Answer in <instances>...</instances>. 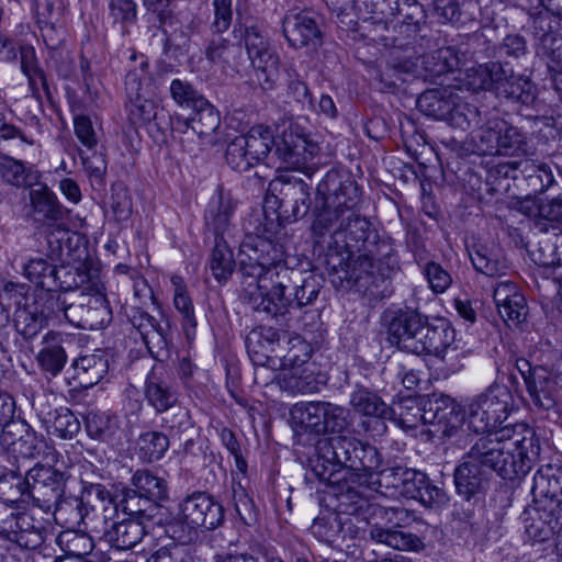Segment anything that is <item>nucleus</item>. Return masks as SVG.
Masks as SVG:
<instances>
[{"mask_svg": "<svg viewBox=\"0 0 562 562\" xmlns=\"http://www.w3.org/2000/svg\"><path fill=\"white\" fill-rule=\"evenodd\" d=\"M147 404L157 414H162L177 406L179 393L161 367H154L147 374L144 386Z\"/></svg>", "mask_w": 562, "mask_h": 562, "instance_id": "26", "label": "nucleus"}, {"mask_svg": "<svg viewBox=\"0 0 562 562\" xmlns=\"http://www.w3.org/2000/svg\"><path fill=\"white\" fill-rule=\"evenodd\" d=\"M531 493L536 506L524 512L527 541L549 540L562 518V469L547 467L533 475Z\"/></svg>", "mask_w": 562, "mask_h": 562, "instance_id": "5", "label": "nucleus"}, {"mask_svg": "<svg viewBox=\"0 0 562 562\" xmlns=\"http://www.w3.org/2000/svg\"><path fill=\"white\" fill-rule=\"evenodd\" d=\"M393 415L398 416L401 425L417 427L418 423L431 426L429 430L439 437L453 436L463 423L460 406L449 395H434L422 408L415 398L407 397L391 407Z\"/></svg>", "mask_w": 562, "mask_h": 562, "instance_id": "7", "label": "nucleus"}, {"mask_svg": "<svg viewBox=\"0 0 562 562\" xmlns=\"http://www.w3.org/2000/svg\"><path fill=\"white\" fill-rule=\"evenodd\" d=\"M225 159L227 165L237 172L248 171L255 166L252 158L248 155L244 137L240 135L227 144Z\"/></svg>", "mask_w": 562, "mask_h": 562, "instance_id": "58", "label": "nucleus"}, {"mask_svg": "<svg viewBox=\"0 0 562 562\" xmlns=\"http://www.w3.org/2000/svg\"><path fill=\"white\" fill-rule=\"evenodd\" d=\"M139 457L145 462L160 460L169 448L168 435L160 431H147L137 440Z\"/></svg>", "mask_w": 562, "mask_h": 562, "instance_id": "56", "label": "nucleus"}, {"mask_svg": "<svg viewBox=\"0 0 562 562\" xmlns=\"http://www.w3.org/2000/svg\"><path fill=\"white\" fill-rule=\"evenodd\" d=\"M30 213L29 215L38 224H55L64 221L68 214L67 210L46 184L29 191Z\"/></svg>", "mask_w": 562, "mask_h": 562, "instance_id": "28", "label": "nucleus"}, {"mask_svg": "<svg viewBox=\"0 0 562 562\" xmlns=\"http://www.w3.org/2000/svg\"><path fill=\"white\" fill-rule=\"evenodd\" d=\"M288 89L286 95L302 109H314L312 93L306 83L299 78V74L293 67L286 68Z\"/></svg>", "mask_w": 562, "mask_h": 562, "instance_id": "63", "label": "nucleus"}, {"mask_svg": "<svg viewBox=\"0 0 562 562\" xmlns=\"http://www.w3.org/2000/svg\"><path fill=\"white\" fill-rule=\"evenodd\" d=\"M171 284L173 286V305L182 316V327L186 335H190V330H194L196 321L194 316V306L188 293L187 284L182 277L172 276Z\"/></svg>", "mask_w": 562, "mask_h": 562, "instance_id": "49", "label": "nucleus"}, {"mask_svg": "<svg viewBox=\"0 0 562 562\" xmlns=\"http://www.w3.org/2000/svg\"><path fill=\"white\" fill-rule=\"evenodd\" d=\"M496 95L515 103L530 105L536 100V89L529 79L515 75L498 88Z\"/></svg>", "mask_w": 562, "mask_h": 562, "instance_id": "53", "label": "nucleus"}, {"mask_svg": "<svg viewBox=\"0 0 562 562\" xmlns=\"http://www.w3.org/2000/svg\"><path fill=\"white\" fill-rule=\"evenodd\" d=\"M335 447L340 453L344 468L352 472L348 479L353 483L356 480L361 481V484L366 483L382 465V458L378 449L353 437L336 436Z\"/></svg>", "mask_w": 562, "mask_h": 562, "instance_id": "14", "label": "nucleus"}, {"mask_svg": "<svg viewBox=\"0 0 562 562\" xmlns=\"http://www.w3.org/2000/svg\"><path fill=\"white\" fill-rule=\"evenodd\" d=\"M485 471L470 463L467 459L454 471V485L457 493L470 501L483 488Z\"/></svg>", "mask_w": 562, "mask_h": 562, "instance_id": "43", "label": "nucleus"}, {"mask_svg": "<svg viewBox=\"0 0 562 562\" xmlns=\"http://www.w3.org/2000/svg\"><path fill=\"white\" fill-rule=\"evenodd\" d=\"M425 355L438 357L452 372L462 368L464 352L460 341L456 340L454 329L446 319L430 324Z\"/></svg>", "mask_w": 562, "mask_h": 562, "instance_id": "21", "label": "nucleus"}, {"mask_svg": "<svg viewBox=\"0 0 562 562\" xmlns=\"http://www.w3.org/2000/svg\"><path fill=\"white\" fill-rule=\"evenodd\" d=\"M240 136L244 137L248 155L255 165L268 157L274 144L271 131L262 125L254 126Z\"/></svg>", "mask_w": 562, "mask_h": 562, "instance_id": "52", "label": "nucleus"}, {"mask_svg": "<svg viewBox=\"0 0 562 562\" xmlns=\"http://www.w3.org/2000/svg\"><path fill=\"white\" fill-rule=\"evenodd\" d=\"M361 202V190L352 175L346 169L333 168L326 172L316 188L315 220L312 224L316 244L325 241L334 221L349 211H356Z\"/></svg>", "mask_w": 562, "mask_h": 562, "instance_id": "4", "label": "nucleus"}, {"mask_svg": "<svg viewBox=\"0 0 562 562\" xmlns=\"http://www.w3.org/2000/svg\"><path fill=\"white\" fill-rule=\"evenodd\" d=\"M50 428L61 439H71L79 432L80 422L69 408L60 407L55 409Z\"/></svg>", "mask_w": 562, "mask_h": 562, "instance_id": "61", "label": "nucleus"}, {"mask_svg": "<svg viewBox=\"0 0 562 562\" xmlns=\"http://www.w3.org/2000/svg\"><path fill=\"white\" fill-rule=\"evenodd\" d=\"M407 468L392 467L387 469H378L374 471L372 479H369L366 484L370 491L376 492L386 497H400L403 481Z\"/></svg>", "mask_w": 562, "mask_h": 562, "instance_id": "40", "label": "nucleus"}, {"mask_svg": "<svg viewBox=\"0 0 562 562\" xmlns=\"http://www.w3.org/2000/svg\"><path fill=\"white\" fill-rule=\"evenodd\" d=\"M161 427L171 438L184 440L186 446L193 442L190 435L193 432V422L189 411L184 407L176 406L171 414L161 419Z\"/></svg>", "mask_w": 562, "mask_h": 562, "instance_id": "51", "label": "nucleus"}, {"mask_svg": "<svg viewBox=\"0 0 562 562\" xmlns=\"http://www.w3.org/2000/svg\"><path fill=\"white\" fill-rule=\"evenodd\" d=\"M204 55L211 64L220 66L224 71L236 70L243 56V47L220 36L207 43Z\"/></svg>", "mask_w": 562, "mask_h": 562, "instance_id": "34", "label": "nucleus"}, {"mask_svg": "<svg viewBox=\"0 0 562 562\" xmlns=\"http://www.w3.org/2000/svg\"><path fill=\"white\" fill-rule=\"evenodd\" d=\"M67 257V265L57 266L53 270V280L60 288V294L88 291V285L98 282L94 278L100 269L94 248H68Z\"/></svg>", "mask_w": 562, "mask_h": 562, "instance_id": "12", "label": "nucleus"}, {"mask_svg": "<svg viewBox=\"0 0 562 562\" xmlns=\"http://www.w3.org/2000/svg\"><path fill=\"white\" fill-rule=\"evenodd\" d=\"M507 128L504 120H490L485 125L480 126L474 136L477 149L483 155H502L503 132Z\"/></svg>", "mask_w": 562, "mask_h": 562, "instance_id": "46", "label": "nucleus"}, {"mask_svg": "<svg viewBox=\"0 0 562 562\" xmlns=\"http://www.w3.org/2000/svg\"><path fill=\"white\" fill-rule=\"evenodd\" d=\"M133 488L125 493L123 509L131 515L153 518L158 502L168 498V484L148 470H137L132 476Z\"/></svg>", "mask_w": 562, "mask_h": 562, "instance_id": "13", "label": "nucleus"}, {"mask_svg": "<svg viewBox=\"0 0 562 562\" xmlns=\"http://www.w3.org/2000/svg\"><path fill=\"white\" fill-rule=\"evenodd\" d=\"M347 223L341 222L337 226L338 221H334L330 233L324 237L325 241L316 244L314 237V246H378L380 243V235L375 227L364 217L356 214L355 211L347 212Z\"/></svg>", "mask_w": 562, "mask_h": 562, "instance_id": "17", "label": "nucleus"}, {"mask_svg": "<svg viewBox=\"0 0 562 562\" xmlns=\"http://www.w3.org/2000/svg\"><path fill=\"white\" fill-rule=\"evenodd\" d=\"M385 514L389 521L394 522L396 526L392 528L374 526L370 531V536L374 541L400 551L420 552L425 549V543L420 537L400 528L413 518L412 513L402 507H390Z\"/></svg>", "mask_w": 562, "mask_h": 562, "instance_id": "20", "label": "nucleus"}, {"mask_svg": "<svg viewBox=\"0 0 562 562\" xmlns=\"http://www.w3.org/2000/svg\"><path fill=\"white\" fill-rule=\"evenodd\" d=\"M518 159L496 164L486 171V191L492 195L508 194L512 189V183L518 187Z\"/></svg>", "mask_w": 562, "mask_h": 562, "instance_id": "36", "label": "nucleus"}, {"mask_svg": "<svg viewBox=\"0 0 562 562\" xmlns=\"http://www.w3.org/2000/svg\"><path fill=\"white\" fill-rule=\"evenodd\" d=\"M310 195V186L301 178L280 176L269 183L263 201L265 216L276 215L280 224L296 221L307 214Z\"/></svg>", "mask_w": 562, "mask_h": 562, "instance_id": "9", "label": "nucleus"}, {"mask_svg": "<svg viewBox=\"0 0 562 562\" xmlns=\"http://www.w3.org/2000/svg\"><path fill=\"white\" fill-rule=\"evenodd\" d=\"M232 501L239 519L246 525H251L257 518V510L252 499L249 497L240 482L233 481Z\"/></svg>", "mask_w": 562, "mask_h": 562, "instance_id": "60", "label": "nucleus"}, {"mask_svg": "<svg viewBox=\"0 0 562 562\" xmlns=\"http://www.w3.org/2000/svg\"><path fill=\"white\" fill-rule=\"evenodd\" d=\"M48 307L56 306L58 314L74 326L97 330L103 328L112 319V313L105 299L104 286L99 282L88 285V291H75L66 294H49Z\"/></svg>", "mask_w": 562, "mask_h": 562, "instance_id": "6", "label": "nucleus"}, {"mask_svg": "<svg viewBox=\"0 0 562 562\" xmlns=\"http://www.w3.org/2000/svg\"><path fill=\"white\" fill-rule=\"evenodd\" d=\"M325 257L335 288L353 290L370 301L389 295L385 269L376 265L364 248H327Z\"/></svg>", "mask_w": 562, "mask_h": 562, "instance_id": "3", "label": "nucleus"}, {"mask_svg": "<svg viewBox=\"0 0 562 562\" xmlns=\"http://www.w3.org/2000/svg\"><path fill=\"white\" fill-rule=\"evenodd\" d=\"M390 341L400 350L425 355L430 324L414 310H397L385 315Z\"/></svg>", "mask_w": 562, "mask_h": 562, "instance_id": "11", "label": "nucleus"}, {"mask_svg": "<svg viewBox=\"0 0 562 562\" xmlns=\"http://www.w3.org/2000/svg\"><path fill=\"white\" fill-rule=\"evenodd\" d=\"M256 68V78L263 90H272L276 87L278 80L279 70V56L272 54L251 60Z\"/></svg>", "mask_w": 562, "mask_h": 562, "instance_id": "59", "label": "nucleus"}, {"mask_svg": "<svg viewBox=\"0 0 562 562\" xmlns=\"http://www.w3.org/2000/svg\"><path fill=\"white\" fill-rule=\"evenodd\" d=\"M282 32L293 48H316L322 44V32L315 18L308 12L286 14Z\"/></svg>", "mask_w": 562, "mask_h": 562, "instance_id": "24", "label": "nucleus"}, {"mask_svg": "<svg viewBox=\"0 0 562 562\" xmlns=\"http://www.w3.org/2000/svg\"><path fill=\"white\" fill-rule=\"evenodd\" d=\"M538 232L561 239L562 246V194L542 202L538 206V220L535 223Z\"/></svg>", "mask_w": 562, "mask_h": 562, "instance_id": "39", "label": "nucleus"}, {"mask_svg": "<svg viewBox=\"0 0 562 562\" xmlns=\"http://www.w3.org/2000/svg\"><path fill=\"white\" fill-rule=\"evenodd\" d=\"M513 396L506 386L494 385L474 398L468 409L469 428L476 434L499 430L512 409Z\"/></svg>", "mask_w": 562, "mask_h": 562, "instance_id": "10", "label": "nucleus"}, {"mask_svg": "<svg viewBox=\"0 0 562 562\" xmlns=\"http://www.w3.org/2000/svg\"><path fill=\"white\" fill-rule=\"evenodd\" d=\"M310 357L311 348L301 336L283 333V344L278 358L283 366L299 367L305 363Z\"/></svg>", "mask_w": 562, "mask_h": 562, "instance_id": "54", "label": "nucleus"}, {"mask_svg": "<svg viewBox=\"0 0 562 562\" xmlns=\"http://www.w3.org/2000/svg\"><path fill=\"white\" fill-rule=\"evenodd\" d=\"M86 429L91 438L110 441L121 432L120 419L111 412L90 411L86 416Z\"/></svg>", "mask_w": 562, "mask_h": 562, "instance_id": "41", "label": "nucleus"}, {"mask_svg": "<svg viewBox=\"0 0 562 562\" xmlns=\"http://www.w3.org/2000/svg\"><path fill=\"white\" fill-rule=\"evenodd\" d=\"M312 533L321 541L334 543L340 532L341 522L334 513L317 517L311 526Z\"/></svg>", "mask_w": 562, "mask_h": 562, "instance_id": "62", "label": "nucleus"}, {"mask_svg": "<svg viewBox=\"0 0 562 562\" xmlns=\"http://www.w3.org/2000/svg\"><path fill=\"white\" fill-rule=\"evenodd\" d=\"M447 122L462 131L482 126L481 112L476 105L461 100L458 95L453 99V109L449 113Z\"/></svg>", "mask_w": 562, "mask_h": 562, "instance_id": "55", "label": "nucleus"}, {"mask_svg": "<svg viewBox=\"0 0 562 562\" xmlns=\"http://www.w3.org/2000/svg\"><path fill=\"white\" fill-rule=\"evenodd\" d=\"M454 94L447 91L428 90L423 92L417 99V108L422 113L436 120L446 121L453 109Z\"/></svg>", "mask_w": 562, "mask_h": 562, "instance_id": "45", "label": "nucleus"}, {"mask_svg": "<svg viewBox=\"0 0 562 562\" xmlns=\"http://www.w3.org/2000/svg\"><path fill=\"white\" fill-rule=\"evenodd\" d=\"M493 300L502 319L510 325H519L526 319V299L512 281L498 282L493 291Z\"/></svg>", "mask_w": 562, "mask_h": 562, "instance_id": "27", "label": "nucleus"}, {"mask_svg": "<svg viewBox=\"0 0 562 562\" xmlns=\"http://www.w3.org/2000/svg\"><path fill=\"white\" fill-rule=\"evenodd\" d=\"M232 35L237 44L244 42L247 54L251 60L262 58L276 52L271 48L267 29L258 18L237 11Z\"/></svg>", "mask_w": 562, "mask_h": 562, "instance_id": "22", "label": "nucleus"}, {"mask_svg": "<svg viewBox=\"0 0 562 562\" xmlns=\"http://www.w3.org/2000/svg\"><path fill=\"white\" fill-rule=\"evenodd\" d=\"M318 153V146L304 137L290 135L277 144L274 155L284 169L297 170L312 177L316 168L312 160Z\"/></svg>", "mask_w": 562, "mask_h": 562, "instance_id": "23", "label": "nucleus"}, {"mask_svg": "<svg viewBox=\"0 0 562 562\" xmlns=\"http://www.w3.org/2000/svg\"><path fill=\"white\" fill-rule=\"evenodd\" d=\"M173 124L191 126L199 136L211 135L220 124V113L209 100L198 101V105L191 109V115L187 119H177Z\"/></svg>", "mask_w": 562, "mask_h": 562, "instance_id": "35", "label": "nucleus"}, {"mask_svg": "<svg viewBox=\"0 0 562 562\" xmlns=\"http://www.w3.org/2000/svg\"><path fill=\"white\" fill-rule=\"evenodd\" d=\"M518 187L525 189L526 195H536L547 191L555 182L550 165L524 158L518 159Z\"/></svg>", "mask_w": 562, "mask_h": 562, "instance_id": "31", "label": "nucleus"}, {"mask_svg": "<svg viewBox=\"0 0 562 562\" xmlns=\"http://www.w3.org/2000/svg\"><path fill=\"white\" fill-rule=\"evenodd\" d=\"M525 385L530 401L537 408L546 412L554 409L562 391V361L552 369L536 366Z\"/></svg>", "mask_w": 562, "mask_h": 562, "instance_id": "19", "label": "nucleus"}, {"mask_svg": "<svg viewBox=\"0 0 562 562\" xmlns=\"http://www.w3.org/2000/svg\"><path fill=\"white\" fill-rule=\"evenodd\" d=\"M283 333L273 327L259 326L248 334L246 347L256 364L265 366L270 359L279 358Z\"/></svg>", "mask_w": 562, "mask_h": 562, "instance_id": "29", "label": "nucleus"}, {"mask_svg": "<svg viewBox=\"0 0 562 562\" xmlns=\"http://www.w3.org/2000/svg\"><path fill=\"white\" fill-rule=\"evenodd\" d=\"M57 315L58 312L56 306H54L53 312L52 307H48L47 300L45 301V307L42 311H40L36 305H27L15 312V328L25 338H32L43 328L48 318Z\"/></svg>", "mask_w": 562, "mask_h": 562, "instance_id": "37", "label": "nucleus"}, {"mask_svg": "<svg viewBox=\"0 0 562 562\" xmlns=\"http://www.w3.org/2000/svg\"><path fill=\"white\" fill-rule=\"evenodd\" d=\"M75 370L80 383L85 386H93L108 373L109 363L103 353H92L79 357L75 361Z\"/></svg>", "mask_w": 562, "mask_h": 562, "instance_id": "47", "label": "nucleus"}, {"mask_svg": "<svg viewBox=\"0 0 562 562\" xmlns=\"http://www.w3.org/2000/svg\"><path fill=\"white\" fill-rule=\"evenodd\" d=\"M422 65L426 72V77L436 81L442 75L458 69L460 66V57L453 47H441L423 56Z\"/></svg>", "mask_w": 562, "mask_h": 562, "instance_id": "38", "label": "nucleus"}, {"mask_svg": "<svg viewBox=\"0 0 562 562\" xmlns=\"http://www.w3.org/2000/svg\"><path fill=\"white\" fill-rule=\"evenodd\" d=\"M474 269L485 276L494 277L506 269L504 258L495 248H465Z\"/></svg>", "mask_w": 562, "mask_h": 562, "instance_id": "50", "label": "nucleus"}, {"mask_svg": "<svg viewBox=\"0 0 562 562\" xmlns=\"http://www.w3.org/2000/svg\"><path fill=\"white\" fill-rule=\"evenodd\" d=\"M325 402H306L295 404L291 415L296 425L305 431L324 434Z\"/></svg>", "mask_w": 562, "mask_h": 562, "instance_id": "44", "label": "nucleus"}, {"mask_svg": "<svg viewBox=\"0 0 562 562\" xmlns=\"http://www.w3.org/2000/svg\"><path fill=\"white\" fill-rule=\"evenodd\" d=\"M533 437V430L526 424L506 425L475 438L464 459L484 471L493 470L503 479L512 480L525 471Z\"/></svg>", "mask_w": 562, "mask_h": 562, "instance_id": "2", "label": "nucleus"}, {"mask_svg": "<svg viewBox=\"0 0 562 562\" xmlns=\"http://www.w3.org/2000/svg\"><path fill=\"white\" fill-rule=\"evenodd\" d=\"M53 507L56 521L68 528L79 527L88 515L83 499L77 496L63 495Z\"/></svg>", "mask_w": 562, "mask_h": 562, "instance_id": "48", "label": "nucleus"}, {"mask_svg": "<svg viewBox=\"0 0 562 562\" xmlns=\"http://www.w3.org/2000/svg\"><path fill=\"white\" fill-rule=\"evenodd\" d=\"M0 175L11 186L16 188H31L40 179V172L21 160L9 156H0Z\"/></svg>", "mask_w": 562, "mask_h": 562, "instance_id": "42", "label": "nucleus"}, {"mask_svg": "<svg viewBox=\"0 0 562 562\" xmlns=\"http://www.w3.org/2000/svg\"><path fill=\"white\" fill-rule=\"evenodd\" d=\"M270 256L259 252V248H237V265L245 277L243 282L244 301L258 313L270 317L283 314L289 300L283 296V290L288 288L284 278L289 273L281 267V255L277 248Z\"/></svg>", "mask_w": 562, "mask_h": 562, "instance_id": "1", "label": "nucleus"}, {"mask_svg": "<svg viewBox=\"0 0 562 562\" xmlns=\"http://www.w3.org/2000/svg\"><path fill=\"white\" fill-rule=\"evenodd\" d=\"M234 204L222 188L211 198L205 211V243L212 246H228L235 243L231 217Z\"/></svg>", "mask_w": 562, "mask_h": 562, "instance_id": "15", "label": "nucleus"}, {"mask_svg": "<svg viewBox=\"0 0 562 562\" xmlns=\"http://www.w3.org/2000/svg\"><path fill=\"white\" fill-rule=\"evenodd\" d=\"M324 492L337 498L338 507L345 514L359 515L369 507L367 492L371 491L366 483L361 484L359 480L353 483L350 479H344Z\"/></svg>", "mask_w": 562, "mask_h": 562, "instance_id": "30", "label": "nucleus"}, {"mask_svg": "<svg viewBox=\"0 0 562 562\" xmlns=\"http://www.w3.org/2000/svg\"><path fill=\"white\" fill-rule=\"evenodd\" d=\"M210 269L220 283L226 282L237 266V255L233 248H213L210 256Z\"/></svg>", "mask_w": 562, "mask_h": 562, "instance_id": "57", "label": "nucleus"}, {"mask_svg": "<svg viewBox=\"0 0 562 562\" xmlns=\"http://www.w3.org/2000/svg\"><path fill=\"white\" fill-rule=\"evenodd\" d=\"M417 262L434 293L441 294L451 285V276L439 263L427 261L423 265L422 259H417Z\"/></svg>", "mask_w": 562, "mask_h": 562, "instance_id": "64", "label": "nucleus"}, {"mask_svg": "<svg viewBox=\"0 0 562 562\" xmlns=\"http://www.w3.org/2000/svg\"><path fill=\"white\" fill-rule=\"evenodd\" d=\"M127 514L128 518L112 522L103 531L104 541L117 550H130L148 535L151 518Z\"/></svg>", "mask_w": 562, "mask_h": 562, "instance_id": "25", "label": "nucleus"}, {"mask_svg": "<svg viewBox=\"0 0 562 562\" xmlns=\"http://www.w3.org/2000/svg\"><path fill=\"white\" fill-rule=\"evenodd\" d=\"M0 538L16 543L22 549L35 550L43 543L44 532L33 526L27 516H19L10 522V529L0 528Z\"/></svg>", "mask_w": 562, "mask_h": 562, "instance_id": "33", "label": "nucleus"}, {"mask_svg": "<svg viewBox=\"0 0 562 562\" xmlns=\"http://www.w3.org/2000/svg\"><path fill=\"white\" fill-rule=\"evenodd\" d=\"M335 445L336 436L319 439L315 447V453L308 460L310 475L324 483L325 490H330L333 485L352 474L347 468H344L340 453Z\"/></svg>", "mask_w": 562, "mask_h": 562, "instance_id": "18", "label": "nucleus"}, {"mask_svg": "<svg viewBox=\"0 0 562 562\" xmlns=\"http://www.w3.org/2000/svg\"><path fill=\"white\" fill-rule=\"evenodd\" d=\"M66 481L64 472L36 464L26 472L23 480L13 470L1 475L0 491L5 493V488L9 487L8 496L12 501L26 495L36 506L49 510L64 495Z\"/></svg>", "mask_w": 562, "mask_h": 562, "instance_id": "8", "label": "nucleus"}, {"mask_svg": "<svg viewBox=\"0 0 562 562\" xmlns=\"http://www.w3.org/2000/svg\"><path fill=\"white\" fill-rule=\"evenodd\" d=\"M350 405L356 413L378 419L379 432H384L386 429L384 420L393 417L391 407L375 392L367 387H356L350 394Z\"/></svg>", "mask_w": 562, "mask_h": 562, "instance_id": "32", "label": "nucleus"}, {"mask_svg": "<svg viewBox=\"0 0 562 562\" xmlns=\"http://www.w3.org/2000/svg\"><path fill=\"white\" fill-rule=\"evenodd\" d=\"M178 516L196 530H214L224 521V508L210 494L194 492L179 503Z\"/></svg>", "mask_w": 562, "mask_h": 562, "instance_id": "16", "label": "nucleus"}]
</instances>
